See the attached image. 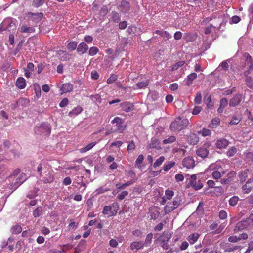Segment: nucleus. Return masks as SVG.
I'll return each instance as SVG.
<instances>
[{
    "label": "nucleus",
    "instance_id": "1",
    "mask_svg": "<svg viewBox=\"0 0 253 253\" xmlns=\"http://www.w3.org/2000/svg\"><path fill=\"white\" fill-rule=\"evenodd\" d=\"M189 122L187 119H183L178 117L171 123L169 128L172 131L179 132L184 129L188 125Z\"/></svg>",
    "mask_w": 253,
    "mask_h": 253
},
{
    "label": "nucleus",
    "instance_id": "2",
    "mask_svg": "<svg viewBox=\"0 0 253 253\" xmlns=\"http://www.w3.org/2000/svg\"><path fill=\"white\" fill-rule=\"evenodd\" d=\"M119 209V205L117 203H113L110 206H105L102 211L103 214L109 216H115Z\"/></svg>",
    "mask_w": 253,
    "mask_h": 253
},
{
    "label": "nucleus",
    "instance_id": "3",
    "mask_svg": "<svg viewBox=\"0 0 253 253\" xmlns=\"http://www.w3.org/2000/svg\"><path fill=\"white\" fill-rule=\"evenodd\" d=\"M211 146V145L210 142L204 143L202 146L197 149L196 154L202 158L208 157L209 149Z\"/></svg>",
    "mask_w": 253,
    "mask_h": 253
},
{
    "label": "nucleus",
    "instance_id": "4",
    "mask_svg": "<svg viewBox=\"0 0 253 253\" xmlns=\"http://www.w3.org/2000/svg\"><path fill=\"white\" fill-rule=\"evenodd\" d=\"M35 131L39 134H44L45 135H49L51 132V128L48 124L43 123L40 126L36 127Z\"/></svg>",
    "mask_w": 253,
    "mask_h": 253
},
{
    "label": "nucleus",
    "instance_id": "5",
    "mask_svg": "<svg viewBox=\"0 0 253 253\" xmlns=\"http://www.w3.org/2000/svg\"><path fill=\"white\" fill-rule=\"evenodd\" d=\"M250 224V223L247 218L245 220H243L241 221L238 222L236 224L234 229V231L237 232L239 231L242 230L244 229H246L248 227V226Z\"/></svg>",
    "mask_w": 253,
    "mask_h": 253
},
{
    "label": "nucleus",
    "instance_id": "6",
    "mask_svg": "<svg viewBox=\"0 0 253 253\" xmlns=\"http://www.w3.org/2000/svg\"><path fill=\"white\" fill-rule=\"evenodd\" d=\"M27 179L26 175L24 173L21 174L12 183V189L14 190L16 189L21 184L23 183Z\"/></svg>",
    "mask_w": 253,
    "mask_h": 253
},
{
    "label": "nucleus",
    "instance_id": "7",
    "mask_svg": "<svg viewBox=\"0 0 253 253\" xmlns=\"http://www.w3.org/2000/svg\"><path fill=\"white\" fill-rule=\"evenodd\" d=\"M112 123L113 124H116V125H114L115 128L113 129V132L121 131L122 130L123 121L122 119L117 117L112 120Z\"/></svg>",
    "mask_w": 253,
    "mask_h": 253
},
{
    "label": "nucleus",
    "instance_id": "8",
    "mask_svg": "<svg viewBox=\"0 0 253 253\" xmlns=\"http://www.w3.org/2000/svg\"><path fill=\"white\" fill-rule=\"evenodd\" d=\"M242 95L237 94L235 95L229 101V106L235 107L238 105L242 101Z\"/></svg>",
    "mask_w": 253,
    "mask_h": 253
},
{
    "label": "nucleus",
    "instance_id": "9",
    "mask_svg": "<svg viewBox=\"0 0 253 253\" xmlns=\"http://www.w3.org/2000/svg\"><path fill=\"white\" fill-rule=\"evenodd\" d=\"M183 166L188 169L193 168L195 166V161L192 157H187L182 161Z\"/></svg>",
    "mask_w": 253,
    "mask_h": 253
},
{
    "label": "nucleus",
    "instance_id": "10",
    "mask_svg": "<svg viewBox=\"0 0 253 253\" xmlns=\"http://www.w3.org/2000/svg\"><path fill=\"white\" fill-rule=\"evenodd\" d=\"M69 55L66 51L61 50H58L56 53V56L61 61H67L69 60Z\"/></svg>",
    "mask_w": 253,
    "mask_h": 253
},
{
    "label": "nucleus",
    "instance_id": "11",
    "mask_svg": "<svg viewBox=\"0 0 253 253\" xmlns=\"http://www.w3.org/2000/svg\"><path fill=\"white\" fill-rule=\"evenodd\" d=\"M130 3L128 1L123 0L121 2L119 7L121 9V11L124 13H126L130 10Z\"/></svg>",
    "mask_w": 253,
    "mask_h": 253
},
{
    "label": "nucleus",
    "instance_id": "12",
    "mask_svg": "<svg viewBox=\"0 0 253 253\" xmlns=\"http://www.w3.org/2000/svg\"><path fill=\"white\" fill-rule=\"evenodd\" d=\"M187 140L190 144L195 145L199 142V138L197 134L191 133L188 136Z\"/></svg>",
    "mask_w": 253,
    "mask_h": 253
},
{
    "label": "nucleus",
    "instance_id": "13",
    "mask_svg": "<svg viewBox=\"0 0 253 253\" xmlns=\"http://www.w3.org/2000/svg\"><path fill=\"white\" fill-rule=\"evenodd\" d=\"M121 108L126 112L132 110L133 105L129 102H125L120 104Z\"/></svg>",
    "mask_w": 253,
    "mask_h": 253
},
{
    "label": "nucleus",
    "instance_id": "14",
    "mask_svg": "<svg viewBox=\"0 0 253 253\" xmlns=\"http://www.w3.org/2000/svg\"><path fill=\"white\" fill-rule=\"evenodd\" d=\"M229 144V141L224 138L220 139L216 143L217 148L219 149L225 148Z\"/></svg>",
    "mask_w": 253,
    "mask_h": 253
},
{
    "label": "nucleus",
    "instance_id": "15",
    "mask_svg": "<svg viewBox=\"0 0 253 253\" xmlns=\"http://www.w3.org/2000/svg\"><path fill=\"white\" fill-rule=\"evenodd\" d=\"M88 47L85 42H81L77 47V51L82 54H84L88 50Z\"/></svg>",
    "mask_w": 253,
    "mask_h": 253
},
{
    "label": "nucleus",
    "instance_id": "16",
    "mask_svg": "<svg viewBox=\"0 0 253 253\" xmlns=\"http://www.w3.org/2000/svg\"><path fill=\"white\" fill-rule=\"evenodd\" d=\"M16 86L19 89H23L26 86L25 80L23 77H19L16 82Z\"/></svg>",
    "mask_w": 253,
    "mask_h": 253
},
{
    "label": "nucleus",
    "instance_id": "17",
    "mask_svg": "<svg viewBox=\"0 0 253 253\" xmlns=\"http://www.w3.org/2000/svg\"><path fill=\"white\" fill-rule=\"evenodd\" d=\"M171 234L168 233L163 234L158 238V241L161 243L168 242L171 238Z\"/></svg>",
    "mask_w": 253,
    "mask_h": 253
},
{
    "label": "nucleus",
    "instance_id": "18",
    "mask_svg": "<svg viewBox=\"0 0 253 253\" xmlns=\"http://www.w3.org/2000/svg\"><path fill=\"white\" fill-rule=\"evenodd\" d=\"M73 89V85L70 83H65L63 84L62 87L61 89L63 92H70Z\"/></svg>",
    "mask_w": 253,
    "mask_h": 253
},
{
    "label": "nucleus",
    "instance_id": "19",
    "mask_svg": "<svg viewBox=\"0 0 253 253\" xmlns=\"http://www.w3.org/2000/svg\"><path fill=\"white\" fill-rule=\"evenodd\" d=\"M144 246V243L142 241H139V242H132L130 245V249L132 250H139L141 248H142Z\"/></svg>",
    "mask_w": 253,
    "mask_h": 253
},
{
    "label": "nucleus",
    "instance_id": "20",
    "mask_svg": "<svg viewBox=\"0 0 253 253\" xmlns=\"http://www.w3.org/2000/svg\"><path fill=\"white\" fill-rule=\"evenodd\" d=\"M20 31L21 33H31L35 32V29L33 27H28L26 25H22L20 27Z\"/></svg>",
    "mask_w": 253,
    "mask_h": 253
},
{
    "label": "nucleus",
    "instance_id": "21",
    "mask_svg": "<svg viewBox=\"0 0 253 253\" xmlns=\"http://www.w3.org/2000/svg\"><path fill=\"white\" fill-rule=\"evenodd\" d=\"M199 237V234L196 233H193L188 236V241L190 242V244H193L197 241Z\"/></svg>",
    "mask_w": 253,
    "mask_h": 253
},
{
    "label": "nucleus",
    "instance_id": "22",
    "mask_svg": "<svg viewBox=\"0 0 253 253\" xmlns=\"http://www.w3.org/2000/svg\"><path fill=\"white\" fill-rule=\"evenodd\" d=\"M160 147L159 141L156 138H152L151 143L148 145L149 149L158 148Z\"/></svg>",
    "mask_w": 253,
    "mask_h": 253
},
{
    "label": "nucleus",
    "instance_id": "23",
    "mask_svg": "<svg viewBox=\"0 0 253 253\" xmlns=\"http://www.w3.org/2000/svg\"><path fill=\"white\" fill-rule=\"evenodd\" d=\"M175 209V208L173 207L172 203L168 202L164 208L165 214L169 213Z\"/></svg>",
    "mask_w": 253,
    "mask_h": 253
},
{
    "label": "nucleus",
    "instance_id": "24",
    "mask_svg": "<svg viewBox=\"0 0 253 253\" xmlns=\"http://www.w3.org/2000/svg\"><path fill=\"white\" fill-rule=\"evenodd\" d=\"M159 208H156L154 209L150 212L151 219L155 220L158 218L160 215V212L158 210Z\"/></svg>",
    "mask_w": 253,
    "mask_h": 253
},
{
    "label": "nucleus",
    "instance_id": "25",
    "mask_svg": "<svg viewBox=\"0 0 253 253\" xmlns=\"http://www.w3.org/2000/svg\"><path fill=\"white\" fill-rule=\"evenodd\" d=\"M54 177L53 174L49 173L46 177H44L42 180L44 183H50L53 182Z\"/></svg>",
    "mask_w": 253,
    "mask_h": 253
},
{
    "label": "nucleus",
    "instance_id": "26",
    "mask_svg": "<svg viewBox=\"0 0 253 253\" xmlns=\"http://www.w3.org/2000/svg\"><path fill=\"white\" fill-rule=\"evenodd\" d=\"M29 15H31V17L33 18L34 20L36 21V22L39 21L43 17V14L42 13H29Z\"/></svg>",
    "mask_w": 253,
    "mask_h": 253
},
{
    "label": "nucleus",
    "instance_id": "27",
    "mask_svg": "<svg viewBox=\"0 0 253 253\" xmlns=\"http://www.w3.org/2000/svg\"><path fill=\"white\" fill-rule=\"evenodd\" d=\"M149 82L148 80H144L142 82H138L136 84V88L138 89H142L147 87L148 85Z\"/></svg>",
    "mask_w": 253,
    "mask_h": 253
},
{
    "label": "nucleus",
    "instance_id": "28",
    "mask_svg": "<svg viewBox=\"0 0 253 253\" xmlns=\"http://www.w3.org/2000/svg\"><path fill=\"white\" fill-rule=\"evenodd\" d=\"M204 100L207 103V107L209 109H211L213 106V103L211 102V96L210 95H206L204 97Z\"/></svg>",
    "mask_w": 253,
    "mask_h": 253
},
{
    "label": "nucleus",
    "instance_id": "29",
    "mask_svg": "<svg viewBox=\"0 0 253 253\" xmlns=\"http://www.w3.org/2000/svg\"><path fill=\"white\" fill-rule=\"evenodd\" d=\"M175 165V162L173 161L169 162L163 166V170L165 171H169L172 167Z\"/></svg>",
    "mask_w": 253,
    "mask_h": 253
},
{
    "label": "nucleus",
    "instance_id": "30",
    "mask_svg": "<svg viewBox=\"0 0 253 253\" xmlns=\"http://www.w3.org/2000/svg\"><path fill=\"white\" fill-rule=\"evenodd\" d=\"M111 18L114 22L118 23L120 21V15L118 12L116 11H113L111 13Z\"/></svg>",
    "mask_w": 253,
    "mask_h": 253
},
{
    "label": "nucleus",
    "instance_id": "31",
    "mask_svg": "<svg viewBox=\"0 0 253 253\" xmlns=\"http://www.w3.org/2000/svg\"><path fill=\"white\" fill-rule=\"evenodd\" d=\"M196 179H197V176L196 175H195V174L192 175L190 177L189 182L188 184V186L192 187L193 188L194 185L196 184Z\"/></svg>",
    "mask_w": 253,
    "mask_h": 253
},
{
    "label": "nucleus",
    "instance_id": "32",
    "mask_svg": "<svg viewBox=\"0 0 253 253\" xmlns=\"http://www.w3.org/2000/svg\"><path fill=\"white\" fill-rule=\"evenodd\" d=\"M95 145V143L94 142L91 143L87 145H86L85 147H83L82 148L80 149V151L81 153H84L86 152L87 151H89L90 150L94 145Z\"/></svg>",
    "mask_w": 253,
    "mask_h": 253
},
{
    "label": "nucleus",
    "instance_id": "33",
    "mask_svg": "<svg viewBox=\"0 0 253 253\" xmlns=\"http://www.w3.org/2000/svg\"><path fill=\"white\" fill-rule=\"evenodd\" d=\"M42 211V207H37L34 211H33V216L34 217H39Z\"/></svg>",
    "mask_w": 253,
    "mask_h": 253
},
{
    "label": "nucleus",
    "instance_id": "34",
    "mask_svg": "<svg viewBox=\"0 0 253 253\" xmlns=\"http://www.w3.org/2000/svg\"><path fill=\"white\" fill-rule=\"evenodd\" d=\"M220 123V119L215 118L211 120V123L210 124V126L211 128H215Z\"/></svg>",
    "mask_w": 253,
    "mask_h": 253
},
{
    "label": "nucleus",
    "instance_id": "35",
    "mask_svg": "<svg viewBox=\"0 0 253 253\" xmlns=\"http://www.w3.org/2000/svg\"><path fill=\"white\" fill-rule=\"evenodd\" d=\"M22 231V227L19 225H16L11 229V232L13 234H17Z\"/></svg>",
    "mask_w": 253,
    "mask_h": 253
},
{
    "label": "nucleus",
    "instance_id": "36",
    "mask_svg": "<svg viewBox=\"0 0 253 253\" xmlns=\"http://www.w3.org/2000/svg\"><path fill=\"white\" fill-rule=\"evenodd\" d=\"M237 148L235 147H232L226 152L227 155L229 157H232L237 152Z\"/></svg>",
    "mask_w": 253,
    "mask_h": 253
},
{
    "label": "nucleus",
    "instance_id": "37",
    "mask_svg": "<svg viewBox=\"0 0 253 253\" xmlns=\"http://www.w3.org/2000/svg\"><path fill=\"white\" fill-rule=\"evenodd\" d=\"M44 3V0H34L33 1V6L35 7L38 8L42 6Z\"/></svg>",
    "mask_w": 253,
    "mask_h": 253
},
{
    "label": "nucleus",
    "instance_id": "38",
    "mask_svg": "<svg viewBox=\"0 0 253 253\" xmlns=\"http://www.w3.org/2000/svg\"><path fill=\"white\" fill-rule=\"evenodd\" d=\"M239 200V198L237 196H233L229 200L230 205L234 206L236 205Z\"/></svg>",
    "mask_w": 253,
    "mask_h": 253
},
{
    "label": "nucleus",
    "instance_id": "39",
    "mask_svg": "<svg viewBox=\"0 0 253 253\" xmlns=\"http://www.w3.org/2000/svg\"><path fill=\"white\" fill-rule=\"evenodd\" d=\"M29 103V100L23 98H20L17 101V103L22 106H27Z\"/></svg>",
    "mask_w": 253,
    "mask_h": 253
},
{
    "label": "nucleus",
    "instance_id": "40",
    "mask_svg": "<svg viewBox=\"0 0 253 253\" xmlns=\"http://www.w3.org/2000/svg\"><path fill=\"white\" fill-rule=\"evenodd\" d=\"M165 160V158L164 156H161L159 158H158L154 164V167L156 168L160 166L162 163L164 162Z\"/></svg>",
    "mask_w": 253,
    "mask_h": 253
},
{
    "label": "nucleus",
    "instance_id": "41",
    "mask_svg": "<svg viewBox=\"0 0 253 253\" xmlns=\"http://www.w3.org/2000/svg\"><path fill=\"white\" fill-rule=\"evenodd\" d=\"M184 63L185 62L183 61H180L177 62L172 66L171 70L174 71L177 70L179 67L182 66Z\"/></svg>",
    "mask_w": 253,
    "mask_h": 253
},
{
    "label": "nucleus",
    "instance_id": "42",
    "mask_svg": "<svg viewBox=\"0 0 253 253\" xmlns=\"http://www.w3.org/2000/svg\"><path fill=\"white\" fill-rule=\"evenodd\" d=\"M175 140H176L175 136L172 135V136H170L168 138L164 139L163 140V143L164 144L171 143L172 142H174Z\"/></svg>",
    "mask_w": 253,
    "mask_h": 253
},
{
    "label": "nucleus",
    "instance_id": "43",
    "mask_svg": "<svg viewBox=\"0 0 253 253\" xmlns=\"http://www.w3.org/2000/svg\"><path fill=\"white\" fill-rule=\"evenodd\" d=\"M194 102L197 104H201L202 102V95L200 92H198L196 93V95L194 99Z\"/></svg>",
    "mask_w": 253,
    "mask_h": 253
},
{
    "label": "nucleus",
    "instance_id": "44",
    "mask_svg": "<svg viewBox=\"0 0 253 253\" xmlns=\"http://www.w3.org/2000/svg\"><path fill=\"white\" fill-rule=\"evenodd\" d=\"M249 181H247L245 184L242 186V189L245 193H249L252 190V187L248 185Z\"/></svg>",
    "mask_w": 253,
    "mask_h": 253
},
{
    "label": "nucleus",
    "instance_id": "45",
    "mask_svg": "<svg viewBox=\"0 0 253 253\" xmlns=\"http://www.w3.org/2000/svg\"><path fill=\"white\" fill-rule=\"evenodd\" d=\"M181 199L178 197H176L174 198L172 204L174 208H176L180 204Z\"/></svg>",
    "mask_w": 253,
    "mask_h": 253
},
{
    "label": "nucleus",
    "instance_id": "46",
    "mask_svg": "<svg viewBox=\"0 0 253 253\" xmlns=\"http://www.w3.org/2000/svg\"><path fill=\"white\" fill-rule=\"evenodd\" d=\"M148 97H151V99L154 101L158 99L159 98L158 94L155 91H151L148 94Z\"/></svg>",
    "mask_w": 253,
    "mask_h": 253
},
{
    "label": "nucleus",
    "instance_id": "47",
    "mask_svg": "<svg viewBox=\"0 0 253 253\" xmlns=\"http://www.w3.org/2000/svg\"><path fill=\"white\" fill-rule=\"evenodd\" d=\"M246 84L249 88L253 89V79L251 78L248 77L246 79Z\"/></svg>",
    "mask_w": 253,
    "mask_h": 253
},
{
    "label": "nucleus",
    "instance_id": "48",
    "mask_svg": "<svg viewBox=\"0 0 253 253\" xmlns=\"http://www.w3.org/2000/svg\"><path fill=\"white\" fill-rule=\"evenodd\" d=\"M132 182L131 181H128L126 183L123 184L121 185H119V184H116V186L117 187L118 189H124L127 186L130 185Z\"/></svg>",
    "mask_w": 253,
    "mask_h": 253
},
{
    "label": "nucleus",
    "instance_id": "49",
    "mask_svg": "<svg viewBox=\"0 0 253 253\" xmlns=\"http://www.w3.org/2000/svg\"><path fill=\"white\" fill-rule=\"evenodd\" d=\"M165 195L166 197V199H170L174 195V192L173 191L167 190L165 191Z\"/></svg>",
    "mask_w": 253,
    "mask_h": 253
},
{
    "label": "nucleus",
    "instance_id": "50",
    "mask_svg": "<svg viewBox=\"0 0 253 253\" xmlns=\"http://www.w3.org/2000/svg\"><path fill=\"white\" fill-rule=\"evenodd\" d=\"M77 45V43L76 42H71L68 45V49L71 50H74L76 48Z\"/></svg>",
    "mask_w": 253,
    "mask_h": 253
},
{
    "label": "nucleus",
    "instance_id": "51",
    "mask_svg": "<svg viewBox=\"0 0 253 253\" xmlns=\"http://www.w3.org/2000/svg\"><path fill=\"white\" fill-rule=\"evenodd\" d=\"M135 145L134 142L133 140H132L130 142V143L128 145L127 151H128V152H130V151H133L135 149Z\"/></svg>",
    "mask_w": 253,
    "mask_h": 253
},
{
    "label": "nucleus",
    "instance_id": "52",
    "mask_svg": "<svg viewBox=\"0 0 253 253\" xmlns=\"http://www.w3.org/2000/svg\"><path fill=\"white\" fill-rule=\"evenodd\" d=\"M228 241L232 243H236L240 241V238L235 235L230 236L228 239Z\"/></svg>",
    "mask_w": 253,
    "mask_h": 253
},
{
    "label": "nucleus",
    "instance_id": "53",
    "mask_svg": "<svg viewBox=\"0 0 253 253\" xmlns=\"http://www.w3.org/2000/svg\"><path fill=\"white\" fill-rule=\"evenodd\" d=\"M98 52V49L96 47H92L89 50V54L90 56L95 55Z\"/></svg>",
    "mask_w": 253,
    "mask_h": 253
},
{
    "label": "nucleus",
    "instance_id": "54",
    "mask_svg": "<svg viewBox=\"0 0 253 253\" xmlns=\"http://www.w3.org/2000/svg\"><path fill=\"white\" fill-rule=\"evenodd\" d=\"M117 79V76L116 75L112 74L109 78L107 80L108 84H112L114 83Z\"/></svg>",
    "mask_w": 253,
    "mask_h": 253
},
{
    "label": "nucleus",
    "instance_id": "55",
    "mask_svg": "<svg viewBox=\"0 0 253 253\" xmlns=\"http://www.w3.org/2000/svg\"><path fill=\"white\" fill-rule=\"evenodd\" d=\"M216 26H217V24H211L210 27H207L205 29V32H204L205 34H211V27H213V28H216Z\"/></svg>",
    "mask_w": 253,
    "mask_h": 253
},
{
    "label": "nucleus",
    "instance_id": "56",
    "mask_svg": "<svg viewBox=\"0 0 253 253\" xmlns=\"http://www.w3.org/2000/svg\"><path fill=\"white\" fill-rule=\"evenodd\" d=\"M128 194V192L127 191H124L118 195V198L121 200H123Z\"/></svg>",
    "mask_w": 253,
    "mask_h": 253
},
{
    "label": "nucleus",
    "instance_id": "57",
    "mask_svg": "<svg viewBox=\"0 0 253 253\" xmlns=\"http://www.w3.org/2000/svg\"><path fill=\"white\" fill-rule=\"evenodd\" d=\"M144 160L143 155H139L135 161V165H139L142 163Z\"/></svg>",
    "mask_w": 253,
    "mask_h": 253
},
{
    "label": "nucleus",
    "instance_id": "58",
    "mask_svg": "<svg viewBox=\"0 0 253 253\" xmlns=\"http://www.w3.org/2000/svg\"><path fill=\"white\" fill-rule=\"evenodd\" d=\"M240 121H241L240 119L237 118L236 116H234L232 118L231 121H230V124L231 125H236V124H238Z\"/></svg>",
    "mask_w": 253,
    "mask_h": 253
},
{
    "label": "nucleus",
    "instance_id": "59",
    "mask_svg": "<svg viewBox=\"0 0 253 253\" xmlns=\"http://www.w3.org/2000/svg\"><path fill=\"white\" fill-rule=\"evenodd\" d=\"M228 101L227 98H223L220 100V106L223 108H225L227 106Z\"/></svg>",
    "mask_w": 253,
    "mask_h": 253
},
{
    "label": "nucleus",
    "instance_id": "60",
    "mask_svg": "<svg viewBox=\"0 0 253 253\" xmlns=\"http://www.w3.org/2000/svg\"><path fill=\"white\" fill-rule=\"evenodd\" d=\"M68 103V100L67 98H64L59 103V106L60 107H65Z\"/></svg>",
    "mask_w": 253,
    "mask_h": 253
},
{
    "label": "nucleus",
    "instance_id": "61",
    "mask_svg": "<svg viewBox=\"0 0 253 253\" xmlns=\"http://www.w3.org/2000/svg\"><path fill=\"white\" fill-rule=\"evenodd\" d=\"M202 187V183L201 182L200 180H198V183L196 182V184L194 185L193 189L195 190H198L201 189Z\"/></svg>",
    "mask_w": 253,
    "mask_h": 253
},
{
    "label": "nucleus",
    "instance_id": "62",
    "mask_svg": "<svg viewBox=\"0 0 253 253\" xmlns=\"http://www.w3.org/2000/svg\"><path fill=\"white\" fill-rule=\"evenodd\" d=\"M202 108L201 106H195L193 110L192 114L193 115L198 114L201 111Z\"/></svg>",
    "mask_w": 253,
    "mask_h": 253
},
{
    "label": "nucleus",
    "instance_id": "63",
    "mask_svg": "<svg viewBox=\"0 0 253 253\" xmlns=\"http://www.w3.org/2000/svg\"><path fill=\"white\" fill-rule=\"evenodd\" d=\"M197 74L196 73H192L187 76V80L190 81H193L197 78Z\"/></svg>",
    "mask_w": 253,
    "mask_h": 253
},
{
    "label": "nucleus",
    "instance_id": "64",
    "mask_svg": "<svg viewBox=\"0 0 253 253\" xmlns=\"http://www.w3.org/2000/svg\"><path fill=\"white\" fill-rule=\"evenodd\" d=\"M247 160L253 162V152H248L246 154Z\"/></svg>",
    "mask_w": 253,
    "mask_h": 253
}]
</instances>
